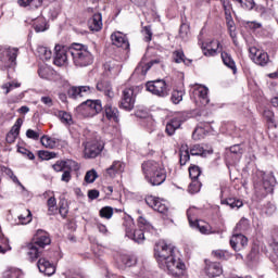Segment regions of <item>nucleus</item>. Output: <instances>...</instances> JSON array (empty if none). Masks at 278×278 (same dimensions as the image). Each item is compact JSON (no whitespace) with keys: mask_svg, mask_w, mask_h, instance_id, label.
Here are the masks:
<instances>
[{"mask_svg":"<svg viewBox=\"0 0 278 278\" xmlns=\"http://www.w3.org/2000/svg\"><path fill=\"white\" fill-rule=\"evenodd\" d=\"M160 61L157 60H154V61H151L150 63H148L146 65V67H142V66H139L137 67V73H142V75H147V73L149 72V70L151 68V66H153L154 64H157Z\"/></svg>","mask_w":278,"mask_h":278,"instance_id":"5fc2aeb1","label":"nucleus"},{"mask_svg":"<svg viewBox=\"0 0 278 278\" xmlns=\"http://www.w3.org/2000/svg\"><path fill=\"white\" fill-rule=\"evenodd\" d=\"M139 229H136V225L134 224V219H128L125 223L126 227V236L134 240L135 242H144V229H148V231H151L153 229V226L147 222L144 217H139Z\"/></svg>","mask_w":278,"mask_h":278,"instance_id":"20e7f679","label":"nucleus"},{"mask_svg":"<svg viewBox=\"0 0 278 278\" xmlns=\"http://www.w3.org/2000/svg\"><path fill=\"white\" fill-rule=\"evenodd\" d=\"M20 225H29L31 223V211L24 210L21 215H18Z\"/></svg>","mask_w":278,"mask_h":278,"instance_id":"4c0bfd02","label":"nucleus"},{"mask_svg":"<svg viewBox=\"0 0 278 278\" xmlns=\"http://www.w3.org/2000/svg\"><path fill=\"white\" fill-rule=\"evenodd\" d=\"M71 166V168H74V170H77V168H79V165H77V162L75 161H67V162H56L54 165H53V169L56 172V173H61V170H64V167L65 166Z\"/></svg>","mask_w":278,"mask_h":278,"instance_id":"c85d7f7f","label":"nucleus"},{"mask_svg":"<svg viewBox=\"0 0 278 278\" xmlns=\"http://www.w3.org/2000/svg\"><path fill=\"white\" fill-rule=\"evenodd\" d=\"M96 88L97 90H99V92H104V94L109 97V99L114 98V91H112V86L110 85V83L105 80H100L98 81Z\"/></svg>","mask_w":278,"mask_h":278,"instance_id":"b1692460","label":"nucleus"},{"mask_svg":"<svg viewBox=\"0 0 278 278\" xmlns=\"http://www.w3.org/2000/svg\"><path fill=\"white\" fill-rule=\"evenodd\" d=\"M189 176L192 179V181H199V177H201V168L197 165L189 167Z\"/></svg>","mask_w":278,"mask_h":278,"instance_id":"37998d69","label":"nucleus"},{"mask_svg":"<svg viewBox=\"0 0 278 278\" xmlns=\"http://www.w3.org/2000/svg\"><path fill=\"white\" fill-rule=\"evenodd\" d=\"M173 59H174V62H176V64H181V62H184V64L192 63V61L186 59V54H184V50L174 51Z\"/></svg>","mask_w":278,"mask_h":278,"instance_id":"72a5a7b5","label":"nucleus"},{"mask_svg":"<svg viewBox=\"0 0 278 278\" xmlns=\"http://www.w3.org/2000/svg\"><path fill=\"white\" fill-rule=\"evenodd\" d=\"M103 151V144L99 141H89L85 144L84 155L87 159L97 157Z\"/></svg>","mask_w":278,"mask_h":278,"instance_id":"ddd939ff","label":"nucleus"},{"mask_svg":"<svg viewBox=\"0 0 278 278\" xmlns=\"http://www.w3.org/2000/svg\"><path fill=\"white\" fill-rule=\"evenodd\" d=\"M104 71L110 75H118L121 73V64L111 61L104 64Z\"/></svg>","mask_w":278,"mask_h":278,"instance_id":"7c9ffc66","label":"nucleus"},{"mask_svg":"<svg viewBox=\"0 0 278 278\" xmlns=\"http://www.w3.org/2000/svg\"><path fill=\"white\" fill-rule=\"evenodd\" d=\"M112 43L115 47H119L122 49H129V40H127V36L121 31H115L111 35Z\"/></svg>","mask_w":278,"mask_h":278,"instance_id":"f3484780","label":"nucleus"},{"mask_svg":"<svg viewBox=\"0 0 278 278\" xmlns=\"http://www.w3.org/2000/svg\"><path fill=\"white\" fill-rule=\"evenodd\" d=\"M41 103L46 105V108H53V98L49 96H43L40 99Z\"/></svg>","mask_w":278,"mask_h":278,"instance_id":"bf43d9fd","label":"nucleus"},{"mask_svg":"<svg viewBox=\"0 0 278 278\" xmlns=\"http://www.w3.org/2000/svg\"><path fill=\"white\" fill-rule=\"evenodd\" d=\"M81 106L88 112V116H97V114L103 110L101 100H87Z\"/></svg>","mask_w":278,"mask_h":278,"instance_id":"dca6fc26","label":"nucleus"},{"mask_svg":"<svg viewBox=\"0 0 278 278\" xmlns=\"http://www.w3.org/2000/svg\"><path fill=\"white\" fill-rule=\"evenodd\" d=\"M98 177H99V174H97V170L90 169L85 175V181L86 184H94Z\"/></svg>","mask_w":278,"mask_h":278,"instance_id":"c03bdc74","label":"nucleus"},{"mask_svg":"<svg viewBox=\"0 0 278 278\" xmlns=\"http://www.w3.org/2000/svg\"><path fill=\"white\" fill-rule=\"evenodd\" d=\"M35 31H37V34H40V31H47V21L39 17L35 23Z\"/></svg>","mask_w":278,"mask_h":278,"instance_id":"a18cd8bd","label":"nucleus"},{"mask_svg":"<svg viewBox=\"0 0 278 278\" xmlns=\"http://www.w3.org/2000/svg\"><path fill=\"white\" fill-rule=\"evenodd\" d=\"M264 117H265L269 123H273V121H275V113H273V111H270V110H265V111H264Z\"/></svg>","mask_w":278,"mask_h":278,"instance_id":"69168bd1","label":"nucleus"},{"mask_svg":"<svg viewBox=\"0 0 278 278\" xmlns=\"http://www.w3.org/2000/svg\"><path fill=\"white\" fill-rule=\"evenodd\" d=\"M104 112L109 121H114V123H118V109H116L112 104H106L104 108Z\"/></svg>","mask_w":278,"mask_h":278,"instance_id":"393cba45","label":"nucleus"},{"mask_svg":"<svg viewBox=\"0 0 278 278\" xmlns=\"http://www.w3.org/2000/svg\"><path fill=\"white\" fill-rule=\"evenodd\" d=\"M249 51L250 58L254 64H257L258 66H266V64L270 62L268 53L264 52V50H260L256 47H251Z\"/></svg>","mask_w":278,"mask_h":278,"instance_id":"9d476101","label":"nucleus"},{"mask_svg":"<svg viewBox=\"0 0 278 278\" xmlns=\"http://www.w3.org/2000/svg\"><path fill=\"white\" fill-rule=\"evenodd\" d=\"M208 89L202 85H195L193 89V93L195 97H199L200 103L202 105H207L210 103V98L207 97Z\"/></svg>","mask_w":278,"mask_h":278,"instance_id":"412c9836","label":"nucleus"},{"mask_svg":"<svg viewBox=\"0 0 278 278\" xmlns=\"http://www.w3.org/2000/svg\"><path fill=\"white\" fill-rule=\"evenodd\" d=\"M3 90H5V94L10 93L11 90H14V88H21V83H7L2 86Z\"/></svg>","mask_w":278,"mask_h":278,"instance_id":"864d4df0","label":"nucleus"},{"mask_svg":"<svg viewBox=\"0 0 278 278\" xmlns=\"http://www.w3.org/2000/svg\"><path fill=\"white\" fill-rule=\"evenodd\" d=\"M21 275V271L16 269H8L3 273L4 278H16Z\"/></svg>","mask_w":278,"mask_h":278,"instance_id":"13d9d810","label":"nucleus"},{"mask_svg":"<svg viewBox=\"0 0 278 278\" xmlns=\"http://www.w3.org/2000/svg\"><path fill=\"white\" fill-rule=\"evenodd\" d=\"M193 214H194V208H189L187 211V216H188L190 227H193V229H198L200 233H204L205 236H210V233H216V230H213L210 224L205 222H199Z\"/></svg>","mask_w":278,"mask_h":278,"instance_id":"39448f33","label":"nucleus"},{"mask_svg":"<svg viewBox=\"0 0 278 278\" xmlns=\"http://www.w3.org/2000/svg\"><path fill=\"white\" fill-rule=\"evenodd\" d=\"M67 48L63 45H55L54 47V59L53 62L55 66H66L68 64V53H71Z\"/></svg>","mask_w":278,"mask_h":278,"instance_id":"6e6552de","label":"nucleus"},{"mask_svg":"<svg viewBox=\"0 0 278 278\" xmlns=\"http://www.w3.org/2000/svg\"><path fill=\"white\" fill-rule=\"evenodd\" d=\"M172 101L177 105L178 103H181L184 101V91L181 90H174L172 92Z\"/></svg>","mask_w":278,"mask_h":278,"instance_id":"de8ad7c7","label":"nucleus"},{"mask_svg":"<svg viewBox=\"0 0 278 278\" xmlns=\"http://www.w3.org/2000/svg\"><path fill=\"white\" fill-rule=\"evenodd\" d=\"M125 172V163L121 161H114L112 165L106 169V175L114 179L117 175H121Z\"/></svg>","mask_w":278,"mask_h":278,"instance_id":"aec40b11","label":"nucleus"},{"mask_svg":"<svg viewBox=\"0 0 278 278\" xmlns=\"http://www.w3.org/2000/svg\"><path fill=\"white\" fill-rule=\"evenodd\" d=\"M226 21H227V27H228V31L230 34V37L232 39L236 38V24L233 23V20L230 17L226 16Z\"/></svg>","mask_w":278,"mask_h":278,"instance_id":"09e8293b","label":"nucleus"},{"mask_svg":"<svg viewBox=\"0 0 278 278\" xmlns=\"http://www.w3.org/2000/svg\"><path fill=\"white\" fill-rule=\"evenodd\" d=\"M222 60L225 66L230 68V71H232L233 74L237 73L238 68L236 67V61H233V59L231 58V54L227 52H222Z\"/></svg>","mask_w":278,"mask_h":278,"instance_id":"cd10ccee","label":"nucleus"},{"mask_svg":"<svg viewBox=\"0 0 278 278\" xmlns=\"http://www.w3.org/2000/svg\"><path fill=\"white\" fill-rule=\"evenodd\" d=\"M88 197L91 199V201H94V199H99V190L92 189L88 191Z\"/></svg>","mask_w":278,"mask_h":278,"instance_id":"338daca9","label":"nucleus"},{"mask_svg":"<svg viewBox=\"0 0 278 278\" xmlns=\"http://www.w3.org/2000/svg\"><path fill=\"white\" fill-rule=\"evenodd\" d=\"M101 218H105L106 220H110L112 216H114V208L111 206H104L99 212Z\"/></svg>","mask_w":278,"mask_h":278,"instance_id":"a19ab883","label":"nucleus"},{"mask_svg":"<svg viewBox=\"0 0 278 278\" xmlns=\"http://www.w3.org/2000/svg\"><path fill=\"white\" fill-rule=\"evenodd\" d=\"M26 136H27V138H30L31 140H38L40 138V134L33 129H28L26 131Z\"/></svg>","mask_w":278,"mask_h":278,"instance_id":"e2e57ef3","label":"nucleus"},{"mask_svg":"<svg viewBox=\"0 0 278 278\" xmlns=\"http://www.w3.org/2000/svg\"><path fill=\"white\" fill-rule=\"evenodd\" d=\"M219 49L220 41L216 39H208L202 43V51L206 58H214V55H218Z\"/></svg>","mask_w":278,"mask_h":278,"instance_id":"f8f14e48","label":"nucleus"},{"mask_svg":"<svg viewBox=\"0 0 278 278\" xmlns=\"http://www.w3.org/2000/svg\"><path fill=\"white\" fill-rule=\"evenodd\" d=\"M205 273L207 277H220L223 275V267H220V263H206Z\"/></svg>","mask_w":278,"mask_h":278,"instance_id":"5701e85b","label":"nucleus"},{"mask_svg":"<svg viewBox=\"0 0 278 278\" xmlns=\"http://www.w3.org/2000/svg\"><path fill=\"white\" fill-rule=\"evenodd\" d=\"M68 97H71L72 99H81L83 96L79 87H72L68 90Z\"/></svg>","mask_w":278,"mask_h":278,"instance_id":"603ef678","label":"nucleus"},{"mask_svg":"<svg viewBox=\"0 0 278 278\" xmlns=\"http://www.w3.org/2000/svg\"><path fill=\"white\" fill-rule=\"evenodd\" d=\"M48 212H50V214H55V212H58V200H55V197H50L48 199Z\"/></svg>","mask_w":278,"mask_h":278,"instance_id":"49530a36","label":"nucleus"},{"mask_svg":"<svg viewBox=\"0 0 278 278\" xmlns=\"http://www.w3.org/2000/svg\"><path fill=\"white\" fill-rule=\"evenodd\" d=\"M188 34H190V26H188V24H182L179 29L180 38H182V40H186V38H188Z\"/></svg>","mask_w":278,"mask_h":278,"instance_id":"6e6d98bb","label":"nucleus"},{"mask_svg":"<svg viewBox=\"0 0 278 278\" xmlns=\"http://www.w3.org/2000/svg\"><path fill=\"white\" fill-rule=\"evenodd\" d=\"M180 127H181V119L174 117L167 123L165 131L166 134H168V136H173L175 131H177V129H179Z\"/></svg>","mask_w":278,"mask_h":278,"instance_id":"a878e982","label":"nucleus"},{"mask_svg":"<svg viewBox=\"0 0 278 278\" xmlns=\"http://www.w3.org/2000/svg\"><path fill=\"white\" fill-rule=\"evenodd\" d=\"M146 203L147 205H149V207H152L154 212H159L160 214H166V212H168V206L166 205V202L154 195L146 197Z\"/></svg>","mask_w":278,"mask_h":278,"instance_id":"9b49d317","label":"nucleus"},{"mask_svg":"<svg viewBox=\"0 0 278 278\" xmlns=\"http://www.w3.org/2000/svg\"><path fill=\"white\" fill-rule=\"evenodd\" d=\"M154 255L160 266H165L173 277L188 278L186 277V264L177 257L175 247L160 241L154 248Z\"/></svg>","mask_w":278,"mask_h":278,"instance_id":"f257e3e1","label":"nucleus"},{"mask_svg":"<svg viewBox=\"0 0 278 278\" xmlns=\"http://www.w3.org/2000/svg\"><path fill=\"white\" fill-rule=\"evenodd\" d=\"M61 180L65 181V184H68V181H71V172L70 170L63 172Z\"/></svg>","mask_w":278,"mask_h":278,"instance_id":"774afa93","label":"nucleus"},{"mask_svg":"<svg viewBox=\"0 0 278 278\" xmlns=\"http://www.w3.org/2000/svg\"><path fill=\"white\" fill-rule=\"evenodd\" d=\"M141 170L150 186H162L166 181V166L162 161L148 160L141 164Z\"/></svg>","mask_w":278,"mask_h":278,"instance_id":"f03ea898","label":"nucleus"},{"mask_svg":"<svg viewBox=\"0 0 278 278\" xmlns=\"http://www.w3.org/2000/svg\"><path fill=\"white\" fill-rule=\"evenodd\" d=\"M38 74L41 79H49V77L53 75V70H51L49 65H43L39 67Z\"/></svg>","mask_w":278,"mask_h":278,"instance_id":"ea45409f","label":"nucleus"},{"mask_svg":"<svg viewBox=\"0 0 278 278\" xmlns=\"http://www.w3.org/2000/svg\"><path fill=\"white\" fill-rule=\"evenodd\" d=\"M37 268L39 273H42V275H46L47 277L55 275V265L51 263L47 257H41L38 260Z\"/></svg>","mask_w":278,"mask_h":278,"instance_id":"4468645a","label":"nucleus"},{"mask_svg":"<svg viewBox=\"0 0 278 278\" xmlns=\"http://www.w3.org/2000/svg\"><path fill=\"white\" fill-rule=\"evenodd\" d=\"M225 14L228 18H231V2L224 1L223 2Z\"/></svg>","mask_w":278,"mask_h":278,"instance_id":"680f3d73","label":"nucleus"},{"mask_svg":"<svg viewBox=\"0 0 278 278\" xmlns=\"http://www.w3.org/2000/svg\"><path fill=\"white\" fill-rule=\"evenodd\" d=\"M39 157L40 160H53V157H55V153L41 150L39 151Z\"/></svg>","mask_w":278,"mask_h":278,"instance_id":"4d7b16f0","label":"nucleus"},{"mask_svg":"<svg viewBox=\"0 0 278 278\" xmlns=\"http://www.w3.org/2000/svg\"><path fill=\"white\" fill-rule=\"evenodd\" d=\"M146 88L148 92L156 97H168V87L166 86V81L162 79L148 81Z\"/></svg>","mask_w":278,"mask_h":278,"instance_id":"423d86ee","label":"nucleus"},{"mask_svg":"<svg viewBox=\"0 0 278 278\" xmlns=\"http://www.w3.org/2000/svg\"><path fill=\"white\" fill-rule=\"evenodd\" d=\"M40 142L46 149H55L56 142L54 138H51L49 136H42Z\"/></svg>","mask_w":278,"mask_h":278,"instance_id":"e433bc0d","label":"nucleus"},{"mask_svg":"<svg viewBox=\"0 0 278 278\" xmlns=\"http://www.w3.org/2000/svg\"><path fill=\"white\" fill-rule=\"evenodd\" d=\"M33 242L39 247V249H45V247H49L51 244V237L49 233L42 229L36 231Z\"/></svg>","mask_w":278,"mask_h":278,"instance_id":"2eb2a0df","label":"nucleus"},{"mask_svg":"<svg viewBox=\"0 0 278 278\" xmlns=\"http://www.w3.org/2000/svg\"><path fill=\"white\" fill-rule=\"evenodd\" d=\"M59 214H61L63 218H66V214H68V205H66V203H60Z\"/></svg>","mask_w":278,"mask_h":278,"instance_id":"052dcab7","label":"nucleus"},{"mask_svg":"<svg viewBox=\"0 0 278 278\" xmlns=\"http://www.w3.org/2000/svg\"><path fill=\"white\" fill-rule=\"evenodd\" d=\"M134 105H136V92L134 91V88L124 89L121 108L127 112H131V110H134Z\"/></svg>","mask_w":278,"mask_h":278,"instance_id":"1a4fd4ad","label":"nucleus"},{"mask_svg":"<svg viewBox=\"0 0 278 278\" xmlns=\"http://www.w3.org/2000/svg\"><path fill=\"white\" fill-rule=\"evenodd\" d=\"M212 154V150H205L203 147L197 144L190 149V155H201V157H206Z\"/></svg>","mask_w":278,"mask_h":278,"instance_id":"473e14b6","label":"nucleus"},{"mask_svg":"<svg viewBox=\"0 0 278 278\" xmlns=\"http://www.w3.org/2000/svg\"><path fill=\"white\" fill-rule=\"evenodd\" d=\"M37 55L41 60H51V58H53V52H51V49H49L45 46H38L37 47Z\"/></svg>","mask_w":278,"mask_h":278,"instance_id":"c756f323","label":"nucleus"},{"mask_svg":"<svg viewBox=\"0 0 278 278\" xmlns=\"http://www.w3.org/2000/svg\"><path fill=\"white\" fill-rule=\"evenodd\" d=\"M237 5H240L243 10H253L255 2L253 0H232Z\"/></svg>","mask_w":278,"mask_h":278,"instance_id":"79ce46f5","label":"nucleus"},{"mask_svg":"<svg viewBox=\"0 0 278 278\" xmlns=\"http://www.w3.org/2000/svg\"><path fill=\"white\" fill-rule=\"evenodd\" d=\"M18 55V48H8L4 50L2 56L0 58L1 68H12L16 66V58Z\"/></svg>","mask_w":278,"mask_h":278,"instance_id":"0eeeda50","label":"nucleus"},{"mask_svg":"<svg viewBox=\"0 0 278 278\" xmlns=\"http://www.w3.org/2000/svg\"><path fill=\"white\" fill-rule=\"evenodd\" d=\"M24 249L30 262H36V260L40 257V253H42V250H40L41 248L38 247V244L34 243V241L30 243H27Z\"/></svg>","mask_w":278,"mask_h":278,"instance_id":"a211bd4d","label":"nucleus"},{"mask_svg":"<svg viewBox=\"0 0 278 278\" xmlns=\"http://www.w3.org/2000/svg\"><path fill=\"white\" fill-rule=\"evenodd\" d=\"M56 116L63 125H73V115H71V113L66 111H58Z\"/></svg>","mask_w":278,"mask_h":278,"instance_id":"2f4dec72","label":"nucleus"},{"mask_svg":"<svg viewBox=\"0 0 278 278\" xmlns=\"http://www.w3.org/2000/svg\"><path fill=\"white\" fill-rule=\"evenodd\" d=\"M249 244V239L244 237V235H233L230 239V245L233 251H242Z\"/></svg>","mask_w":278,"mask_h":278,"instance_id":"6ab92c4d","label":"nucleus"},{"mask_svg":"<svg viewBox=\"0 0 278 278\" xmlns=\"http://www.w3.org/2000/svg\"><path fill=\"white\" fill-rule=\"evenodd\" d=\"M18 5L22 8H27V5H30V8H40L42 0H18Z\"/></svg>","mask_w":278,"mask_h":278,"instance_id":"58836bf2","label":"nucleus"},{"mask_svg":"<svg viewBox=\"0 0 278 278\" xmlns=\"http://www.w3.org/2000/svg\"><path fill=\"white\" fill-rule=\"evenodd\" d=\"M78 88L80 90L81 97H86V94H90L92 92V88L90 86H80Z\"/></svg>","mask_w":278,"mask_h":278,"instance_id":"0e129e2a","label":"nucleus"},{"mask_svg":"<svg viewBox=\"0 0 278 278\" xmlns=\"http://www.w3.org/2000/svg\"><path fill=\"white\" fill-rule=\"evenodd\" d=\"M201 191V182L199 180H192L189 185L190 194H197V192Z\"/></svg>","mask_w":278,"mask_h":278,"instance_id":"3c124183","label":"nucleus"},{"mask_svg":"<svg viewBox=\"0 0 278 278\" xmlns=\"http://www.w3.org/2000/svg\"><path fill=\"white\" fill-rule=\"evenodd\" d=\"M222 203L225 205H228L229 207H231V210H240V207H242V205H244L242 200H238L236 198L226 199V200L222 201Z\"/></svg>","mask_w":278,"mask_h":278,"instance_id":"f704fd0d","label":"nucleus"},{"mask_svg":"<svg viewBox=\"0 0 278 278\" xmlns=\"http://www.w3.org/2000/svg\"><path fill=\"white\" fill-rule=\"evenodd\" d=\"M190 161V151H188V146H182L180 148V165L186 166Z\"/></svg>","mask_w":278,"mask_h":278,"instance_id":"c9c22d12","label":"nucleus"},{"mask_svg":"<svg viewBox=\"0 0 278 278\" xmlns=\"http://www.w3.org/2000/svg\"><path fill=\"white\" fill-rule=\"evenodd\" d=\"M22 125H23V119L17 118L9 134H12L13 136H17L18 137V135L21 134Z\"/></svg>","mask_w":278,"mask_h":278,"instance_id":"8fccbe9b","label":"nucleus"},{"mask_svg":"<svg viewBox=\"0 0 278 278\" xmlns=\"http://www.w3.org/2000/svg\"><path fill=\"white\" fill-rule=\"evenodd\" d=\"M90 31H101L103 29V16L101 13H96L88 22Z\"/></svg>","mask_w":278,"mask_h":278,"instance_id":"4be33fe9","label":"nucleus"},{"mask_svg":"<svg viewBox=\"0 0 278 278\" xmlns=\"http://www.w3.org/2000/svg\"><path fill=\"white\" fill-rule=\"evenodd\" d=\"M206 134H210V124H206L205 127L203 125L198 126L192 134V138L193 140H203Z\"/></svg>","mask_w":278,"mask_h":278,"instance_id":"bb28decb","label":"nucleus"},{"mask_svg":"<svg viewBox=\"0 0 278 278\" xmlns=\"http://www.w3.org/2000/svg\"><path fill=\"white\" fill-rule=\"evenodd\" d=\"M68 52L72 56L74 66H78L79 68H84V66H90L94 61V56L88 47L81 43H73L68 49Z\"/></svg>","mask_w":278,"mask_h":278,"instance_id":"7ed1b4c3","label":"nucleus"}]
</instances>
